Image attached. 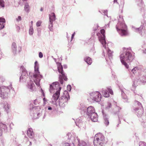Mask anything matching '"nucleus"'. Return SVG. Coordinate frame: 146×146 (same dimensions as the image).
I'll return each instance as SVG.
<instances>
[{
    "label": "nucleus",
    "mask_w": 146,
    "mask_h": 146,
    "mask_svg": "<svg viewBox=\"0 0 146 146\" xmlns=\"http://www.w3.org/2000/svg\"><path fill=\"white\" fill-rule=\"evenodd\" d=\"M43 10V9L42 8H41L40 9V10L41 11H42Z\"/></svg>",
    "instance_id": "8fccbe9b"
},
{
    "label": "nucleus",
    "mask_w": 146,
    "mask_h": 146,
    "mask_svg": "<svg viewBox=\"0 0 146 146\" xmlns=\"http://www.w3.org/2000/svg\"><path fill=\"white\" fill-rule=\"evenodd\" d=\"M33 33L34 31L33 27L32 26H31L29 30V34L31 35H32L33 34Z\"/></svg>",
    "instance_id": "bb28decb"
},
{
    "label": "nucleus",
    "mask_w": 146,
    "mask_h": 146,
    "mask_svg": "<svg viewBox=\"0 0 146 146\" xmlns=\"http://www.w3.org/2000/svg\"><path fill=\"white\" fill-rule=\"evenodd\" d=\"M37 62L36 61L35 63V66H38V65H37Z\"/></svg>",
    "instance_id": "37998d69"
},
{
    "label": "nucleus",
    "mask_w": 146,
    "mask_h": 146,
    "mask_svg": "<svg viewBox=\"0 0 146 146\" xmlns=\"http://www.w3.org/2000/svg\"><path fill=\"white\" fill-rule=\"evenodd\" d=\"M61 88L59 87V90L57 91L52 96V98L54 102H56L58 98L60 95V91Z\"/></svg>",
    "instance_id": "ddd939ff"
},
{
    "label": "nucleus",
    "mask_w": 146,
    "mask_h": 146,
    "mask_svg": "<svg viewBox=\"0 0 146 146\" xmlns=\"http://www.w3.org/2000/svg\"><path fill=\"white\" fill-rule=\"evenodd\" d=\"M104 123L106 125H109V122L108 119H107L105 118L104 119Z\"/></svg>",
    "instance_id": "7c9ffc66"
},
{
    "label": "nucleus",
    "mask_w": 146,
    "mask_h": 146,
    "mask_svg": "<svg viewBox=\"0 0 146 146\" xmlns=\"http://www.w3.org/2000/svg\"><path fill=\"white\" fill-rule=\"evenodd\" d=\"M27 0H23V1H26Z\"/></svg>",
    "instance_id": "5fc2aeb1"
},
{
    "label": "nucleus",
    "mask_w": 146,
    "mask_h": 146,
    "mask_svg": "<svg viewBox=\"0 0 146 146\" xmlns=\"http://www.w3.org/2000/svg\"><path fill=\"white\" fill-rule=\"evenodd\" d=\"M43 100L44 101V104L45 105L46 104V102L47 101V100L45 98H43Z\"/></svg>",
    "instance_id": "e433bc0d"
},
{
    "label": "nucleus",
    "mask_w": 146,
    "mask_h": 146,
    "mask_svg": "<svg viewBox=\"0 0 146 146\" xmlns=\"http://www.w3.org/2000/svg\"><path fill=\"white\" fill-rule=\"evenodd\" d=\"M110 104V106H109V107H110V106H111V104Z\"/></svg>",
    "instance_id": "6e6d98bb"
},
{
    "label": "nucleus",
    "mask_w": 146,
    "mask_h": 146,
    "mask_svg": "<svg viewBox=\"0 0 146 146\" xmlns=\"http://www.w3.org/2000/svg\"><path fill=\"white\" fill-rule=\"evenodd\" d=\"M28 76V74L27 72L25 71L23 72L21 76L20 77V79L21 78H25Z\"/></svg>",
    "instance_id": "b1692460"
},
{
    "label": "nucleus",
    "mask_w": 146,
    "mask_h": 146,
    "mask_svg": "<svg viewBox=\"0 0 146 146\" xmlns=\"http://www.w3.org/2000/svg\"><path fill=\"white\" fill-rule=\"evenodd\" d=\"M132 52L130 47H123L121 50L120 56V61L122 64L127 69H128L129 66L127 62L131 63L135 58V56L132 54Z\"/></svg>",
    "instance_id": "f257e3e1"
},
{
    "label": "nucleus",
    "mask_w": 146,
    "mask_h": 146,
    "mask_svg": "<svg viewBox=\"0 0 146 146\" xmlns=\"http://www.w3.org/2000/svg\"><path fill=\"white\" fill-rule=\"evenodd\" d=\"M59 84L58 83H57V84L56 83H53L52 84L50 85V91L51 93L53 91V89H55V87H59Z\"/></svg>",
    "instance_id": "6ab92c4d"
},
{
    "label": "nucleus",
    "mask_w": 146,
    "mask_h": 146,
    "mask_svg": "<svg viewBox=\"0 0 146 146\" xmlns=\"http://www.w3.org/2000/svg\"><path fill=\"white\" fill-rule=\"evenodd\" d=\"M98 34H97V35H98Z\"/></svg>",
    "instance_id": "bf43d9fd"
},
{
    "label": "nucleus",
    "mask_w": 146,
    "mask_h": 146,
    "mask_svg": "<svg viewBox=\"0 0 146 146\" xmlns=\"http://www.w3.org/2000/svg\"><path fill=\"white\" fill-rule=\"evenodd\" d=\"M100 32L102 35H100L98 37L99 40L102 44L103 47L106 48V42L105 40V31L104 29H102L100 30Z\"/></svg>",
    "instance_id": "6e6552de"
},
{
    "label": "nucleus",
    "mask_w": 146,
    "mask_h": 146,
    "mask_svg": "<svg viewBox=\"0 0 146 146\" xmlns=\"http://www.w3.org/2000/svg\"><path fill=\"white\" fill-rule=\"evenodd\" d=\"M5 6V2L3 0H0V7L4 8Z\"/></svg>",
    "instance_id": "c85d7f7f"
},
{
    "label": "nucleus",
    "mask_w": 146,
    "mask_h": 146,
    "mask_svg": "<svg viewBox=\"0 0 146 146\" xmlns=\"http://www.w3.org/2000/svg\"><path fill=\"white\" fill-rule=\"evenodd\" d=\"M70 99V96L68 93L67 92L66 95H63L59 99V104L60 106L64 107L65 106L64 104L68 102Z\"/></svg>",
    "instance_id": "0eeeda50"
},
{
    "label": "nucleus",
    "mask_w": 146,
    "mask_h": 146,
    "mask_svg": "<svg viewBox=\"0 0 146 146\" xmlns=\"http://www.w3.org/2000/svg\"><path fill=\"white\" fill-rule=\"evenodd\" d=\"M62 146H70L69 143H66L63 144Z\"/></svg>",
    "instance_id": "4c0bfd02"
},
{
    "label": "nucleus",
    "mask_w": 146,
    "mask_h": 146,
    "mask_svg": "<svg viewBox=\"0 0 146 146\" xmlns=\"http://www.w3.org/2000/svg\"><path fill=\"white\" fill-rule=\"evenodd\" d=\"M67 88L68 91H70L71 90V87L70 86L68 85L67 86Z\"/></svg>",
    "instance_id": "a19ab883"
},
{
    "label": "nucleus",
    "mask_w": 146,
    "mask_h": 146,
    "mask_svg": "<svg viewBox=\"0 0 146 146\" xmlns=\"http://www.w3.org/2000/svg\"><path fill=\"white\" fill-rule=\"evenodd\" d=\"M135 105H137L139 106V108H135L134 110L136 113V114L139 117H141L143 113V107L141 103L139 102L135 101Z\"/></svg>",
    "instance_id": "20e7f679"
},
{
    "label": "nucleus",
    "mask_w": 146,
    "mask_h": 146,
    "mask_svg": "<svg viewBox=\"0 0 146 146\" xmlns=\"http://www.w3.org/2000/svg\"><path fill=\"white\" fill-rule=\"evenodd\" d=\"M39 56L40 58H42L43 57V54L41 52H40L39 54Z\"/></svg>",
    "instance_id": "ea45409f"
},
{
    "label": "nucleus",
    "mask_w": 146,
    "mask_h": 146,
    "mask_svg": "<svg viewBox=\"0 0 146 146\" xmlns=\"http://www.w3.org/2000/svg\"><path fill=\"white\" fill-rule=\"evenodd\" d=\"M9 91L10 90L7 87L1 86L0 88V96L4 98L6 97Z\"/></svg>",
    "instance_id": "9d476101"
},
{
    "label": "nucleus",
    "mask_w": 146,
    "mask_h": 146,
    "mask_svg": "<svg viewBox=\"0 0 146 146\" xmlns=\"http://www.w3.org/2000/svg\"><path fill=\"white\" fill-rule=\"evenodd\" d=\"M105 143V137L102 133H99L95 135L94 141L95 146H103Z\"/></svg>",
    "instance_id": "f03ea898"
},
{
    "label": "nucleus",
    "mask_w": 146,
    "mask_h": 146,
    "mask_svg": "<svg viewBox=\"0 0 146 146\" xmlns=\"http://www.w3.org/2000/svg\"><path fill=\"white\" fill-rule=\"evenodd\" d=\"M55 16L54 13H51L49 15L50 23V25H49V27L50 28V30L52 31V29L50 28L52 27V21L55 20Z\"/></svg>",
    "instance_id": "f8f14e48"
},
{
    "label": "nucleus",
    "mask_w": 146,
    "mask_h": 146,
    "mask_svg": "<svg viewBox=\"0 0 146 146\" xmlns=\"http://www.w3.org/2000/svg\"><path fill=\"white\" fill-rule=\"evenodd\" d=\"M132 28L134 29V31L136 32L139 33L140 34H141L142 32L143 31V26L141 25L139 28H135L133 26L132 27Z\"/></svg>",
    "instance_id": "a211bd4d"
},
{
    "label": "nucleus",
    "mask_w": 146,
    "mask_h": 146,
    "mask_svg": "<svg viewBox=\"0 0 146 146\" xmlns=\"http://www.w3.org/2000/svg\"><path fill=\"white\" fill-rule=\"evenodd\" d=\"M42 22L41 21H38L36 23V25L38 27L40 26Z\"/></svg>",
    "instance_id": "473e14b6"
},
{
    "label": "nucleus",
    "mask_w": 146,
    "mask_h": 146,
    "mask_svg": "<svg viewBox=\"0 0 146 146\" xmlns=\"http://www.w3.org/2000/svg\"><path fill=\"white\" fill-rule=\"evenodd\" d=\"M120 91L121 93V96L123 99L124 100L125 102H127V96L125 93L126 90L125 89H120Z\"/></svg>",
    "instance_id": "4468645a"
},
{
    "label": "nucleus",
    "mask_w": 146,
    "mask_h": 146,
    "mask_svg": "<svg viewBox=\"0 0 146 146\" xmlns=\"http://www.w3.org/2000/svg\"><path fill=\"white\" fill-rule=\"evenodd\" d=\"M120 29H119L120 35L121 36H126L128 35L129 33L128 32L126 25L124 22H122L120 25Z\"/></svg>",
    "instance_id": "39448f33"
},
{
    "label": "nucleus",
    "mask_w": 146,
    "mask_h": 146,
    "mask_svg": "<svg viewBox=\"0 0 146 146\" xmlns=\"http://www.w3.org/2000/svg\"><path fill=\"white\" fill-rule=\"evenodd\" d=\"M5 22V19L2 17H0V23H4Z\"/></svg>",
    "instance_id": "72a5a7b5"
},
{
    "label": "nucleus",
    "mask_w": 146,
    "mask_h": 146,
    "mask_svg": "<svg viewBox=\"0 0 146 146\" xmlns=\"http://www.w3.org/2000/svg\"><path fill=\"white\" fill-rule=\"evenodd\" d=\"M141 81L143 83L146 82V78L145 77H144V80H141Z\"/></svg>",
    "instance_id": "58836bf2"
},
{
    "label": "nucleus",
    "mask_w": 146,
    "mask_h": 146,
    "mask_svg": "<svg viewBox=\"0 0 146 146\" xmlns=\"http://www.w3.org/2000/svg\"><path fill=\"white\" fill-rule=\"evenodd\" d=\"M117 0H114V3H117Z\"/></svg>",
    "instance_id": "49530a36"
},
{
    "label": "nucleus",
    "mask_w": 146,
    "mask_h": 146,
    "mask_svg": "<svg viewBox=\"0 0 146 146\" xmlns=\"http://www.w3.org/2000/svg\"><path fill=\"white\" fill-rule=\"evenodd\" d=\"M108 54L109 57H111L112 56V52L110 49L107 50Z\"/></svg>",
    "instance_id": "cd10ccee"
},
{
    "label": "nucleus",
    "mask_w": 146,
    "mask_h": 146,
    "mask_svg": "<svg viewBox=\"0 0 146 146\" xmlns=\"http://www.w3.org/2000/svg\"><path fill=\"white\" fill-rule=\"evenodd\" d=\"M120 20L121 21H123V19L122 18H121L119 17V20Z\"/></svg>",
    "instance_id": "a18cd8bd"
},
{
    "label": "nucleus",
    "mask_w": 146,
    "mask_h": 146,
    "mask_svg": "<svg viewBox=\"0 0 146 146\" xmlns=\"http://www.w3.org/2000/svg\"><path fill=\"white\" fill-rule=\"evenodd\" d=\"M56 64L57 66L58 71L59 73L61 74L59 76V80L61 84H63V79H64L65 81H67L68 79L67 77L65 75L63 70L62 66L61 64L59 62H57Z\"/></svg>",
    "instance_id": "7ed1b4c3"
},
{
    "label": "nucleus",
    "mask_w": 146,
    "mask_h": 146,
    "mask_svg": "<svg viewBox=\"0 0 146 146\" xmlns=\"http://www.w3.org/2000/svg\"><path fill=\"white\" fill-rule=\"evenodd\" d=\"M87 114L88 115H90L92 114V113L95 112V111L94 108L92 106L89 107L87 108Z\"/></svg>",
    "instance_id": "dca6fc26"
},
{
    "label": "nucleus",
    "mask_w": 146,
    "mask_h": 146,
    "mask_svg": "<svg viewBox=\"0 0 146 146\" xmlns=\"http://www.w3.org/2000/svg\"><path fill=\"white\" fill-rule=\"evenodd\" d=\"M16 20L17 21H21V16H19L18 17L16 18Z\"/></svg>",
    "instance_id": "c9c22d12"
},
{
    "label": "nucleus",
    "mask_w": 146,
    "mask_h": 146,
    "mask_svg": "<svg viewBox=\"0 0 146 146\" xmlns=\"http://www.w3.org/2000/svg\"><path fill=\"white\" fill-rule=\"evenodd\" d=\"M104 56H105V54H104Z\"/></svg>",
    "instance_id": "13d9d810"
},
{
    "label": "nucleus",
    "mask_w": 146,
    "mask_h": 146,
    "mask_svg": "<svg viewBox=\"0 0 146 146\" xmlns=\"http://www.w3.org/2000/svg\"><path fill=\"white\" fill-rule=\"evenodd\" d=\"M139 70V68L138 67H134L131 70V71L133 74H135L137 73Z\"/></svg>",
    "instance_id": "393cba45"
},
{
    "label": "nucleus",
    "mask_w": 146,
    "mask_h": 146,
    "mask_svg": "<svg viewBox=\"0 0 146 146\" xmlns=\"http://www.w3.org/2000/svg\"><path fill=\"white\" fill-rule=\"evenodd\" d=\"M25 10L28 13L29 10V6L28 3H26L25 6Z\"/></svg>",
    "instance_id": "5701e85b"
},
{
    "label": "nucleus",
    "mask_w": 146,
    "mask_h": 146,
    "mask_svg": "<svg viewBox=\"0 0 146 146\" xmlns=\"http://www.w3.org/2000/svg\"><path fill=\"white\" fill-rule=\"evenodd\" d=\"M37 101V100H34V104H35V102H36Z\"/></svg>",
    "instance_id": "de8ad7c7"
},
{
    "label": "nucleus",
    "mask_w": 146,
    "mask_h": 146,
    "mask_svg": "<svg viewBox=\"0 0 146 146\" xmlns=\"http://www.w3.org/2000/svg\"><path fill=\"white\" fill-rule=\"evenodd\" d=\"M141 0H140V1H141Z\"/></svg>",
    "instance_id": "052dcab7"
},
{
    "label": "nucleus",
    "mask_w": 146,
    "mask_h": 146,
    "mask_svg": "<svg viewBox=\"0 0 146 146\" xmlns=\"http://www.w3.org/2000/svg\"><path fill=\"white\" fill-rule=\"evenodd\" d=\"M74 33L72 35V37H71V38H72V39L74 38Z\"/></svg>",
    "instance_id": "c03bdc74"
},
{
    "label": "nucleus",
    "mask_w": 146,
    "mask_h": 146,
    "mask_svg": "<svg viewBox=\"0 0 146 146\" xmlns=\"http://www.w3.org/2000/svg\"><path fill=\"white\" fill-rule=\"evenodd\" d=\"M84 60L89 65L91 64L92 62L91 58L88 56H86L84 58Z\"/></svg>",
    "instance_id": "412c9836"
},
{
    "label": "nucleus",
    "mask_w": 146,
    "mask_h": 146,
    "mask_svg": "<svg viewBox=\"0 0 146 146\" xmlns=\"http://www.w3.org/2000/svg\"><path fill=\"white\" fill-rule=\"evenodd\" d=\"M139 146H146V143L144 142L140 141L139 142Z\"/></svg>",
    "instance_id": "c756f323"
},
{
    "label": "nucleus",
    "mask_w": 146,
    "mask_h": 146,
    "mask_svg": "<svg viewBox=\"0 0 146 146\" xmlns=\"http://www.w3.org/2000/svg\"><path fill=\"white\" fill-rule=\"evenodd\" d=\"M84 144L85 145H86V144L85 143H84Z\"/></svg>",
    "instance_id": "4d7b16f0"
},
{
    "label": "nucleus",
    "mask_w": 146,
    "mask_h": 146,
    "mask_svg": "<svg viewBox=\"0 0 146 146\" xmlns=\"http://www.w3.org/2000/svg\"><path fill=\"white\" fill-rule=\"evenodd\" d=\"M116 29H117V31H118V27H117V26H116Z\"/></svg>",
    "instance_id": "603ef678"
},
{
    "label": "nucleus",
    "mask_w": 146,
    "mask_h": 146,
    "mask_svg": "<svg viewBox=\"0 0 146 146\" xmlns=\"http://www.w3.org/2000/svg\"><path fill=\"white\" fill-rule=\"evenodd\" d=\"M136 80H135V81L133 82V86H136V85L137 84L136 83Z\"/></svg>",
    "instance_id": "79ce46f5"
},
{
    "label": "nucleus",
    "mask_w": 146,
    "mask_h": 146,
    "mask_svg": "<svg viewBox=\"0 0 146 146\" xmlns=\"http://www.w3.org/2000/svg\"><path fill=\"white\" fill-rule=\"evenodd\" d=\"M90 98L92 100L96 102H99L101 100L102 95L98 92H94L90 94Z\"/></svg>",
    "instance_id": "423d86ee"
},
{
    "label": "nucleus",
    "mask_w": 146,
    "mask_h": 146,
    "mask_svg": "<svg viewBox=\"0 0 146 146\" xmlns=\"http://www.w3.org/2000/svg\"><path fill=\"white\" fill-rule=\"evenodd\" d=\"M52 109V108L50 107H49L48 108V110H51Z\"/></svg>",
    "instance_id": "09e8293b"
},
{
    "label": "nucleus",
    "mask_w": 146,
    "mask_h": 146,
    "mask_svg": "<svg viewBox=\"0 0 146 146\" xmlns=\"http://www.w3.org/2000/svg\"><path fill=\"white\" fill-rule=\"evenodd\" d=\"M107 89H108V91L109 92L111 95L113 94V92L111 89L110 88H108Z\"/></svg>",
    "instance_id": "2f4dec72"
},
{
    "label": "nucleus",
    "mask_w": 146,
    "mask_h": 146,
    "mask_svg": "<svg viewBox=\"0 0 146 146\" xmlns=\"http://www.w3.org/2000/svg\"><path fill=\"white\" fill-rule=\"evenodd\" d=\"M35 73L33 75L34 78L36 79V81L39 82L40 80V78L42 77V76L40 74V72L38 71V66H35ZM34 81L35 82L36 85H38L39 83L38 82H36L35 80Z\"/></svg>",
    "instance_id": "1a4fd4ad"
},
{
    "label": "nucleus",
    "mask_w": 146,
    "mask_h": 146,
    "mask_svg": "<svg viewBox=\"0 0 146 146\" xmlns=\"http://www.w3.org/2000/svg\"><path fill=\"white\" fill-rule=\"evenodd\" d=\"M6 127V125L4 124L1 123L0 124V136H1L2 135V131L3 130H5Z\"/></svg>",
    "instance_id": "aec40b11"
},
{
    "label": "nucleus",
    "mask_w": 146,
    "mask_h": 146,
    "mask_svg": "<svg viewBox=\"0 0 146 146\" xmlns=\"http://www.w3.org/2000/svg\"><path fill=\"white\" fill-rule=\"evenodd\" d=\"M103 95L105 97H108L110 96L109 93L106 91H104L103 92Z\"/></svg>",
    "instance_id": "a878e982"
},
{
    "label": "nucleus",
    "mask_w": 146,
    "mask_h": 146,
    "mask_svg": "<svg viewBox=\"0 0 146 146\" xmlns=\"http://www.w3.org/2000/svg\"><path fill=\"white\" fill-rule=\"evenodd\" d=\"M43 95L44 96H45V95H44V93H43Z\"/></svg>",
    "instance_id": "864d4df0"
},
{
    "label": "nucleus",
    "mask_w": 146,
    "mask_h": 146,
    "mask_svg": "<svg viewBox=\"0 0 146 146\" xmlns=\"http://www.w3.org/2000/svg\"><path fill=\"white\" fill-rule=\"evenodd\" d=\"M31 24H32V25H33V21H32L31 22Z\"/></svg>",
    "instance_id": "3c124183"
},
{
    "label": "nucleus",
    "mask_w": 146,
    "mask_h": 146,
    "mask_svg": "<svg viewBox=\"0 0 146 146\" xmlns=\"http://www.w3.org/2000/svg\"><path fill=\"white\" fill-rule=\"evenodd\" d=\"M28 88L31 90V91L35 90V86L33 83H31L30 85L28 87Z\"/></svg>",
    "instance_id": "4be33fe9"
},
{
    "label": "nucleus",
    "mask_w": 146,
    "mask_h": 146,
    "mask_svg": "<svg viewBox=\"0 0 146 146\" xmlns=\"http://www.w3.org/2000/svg\"><path fill=\"white\" fill-rule=\"evenodd\" d=\"M11 49L12 52L15 53H16L17 51L18 52H20L22 48L21 46H19L18 48V50L17 49V45L16 43L15 42H13L12 45Z\"/></svg>",
    "instance_id": "9b49d317"
},
{
    "label": "nucleus",
    "mask_w": 146,
    "mask_h": 146,
    "mask_svg": "<svg viewBox=\"0 0 146 146\" xmlns=\"http://www.w3.org/2000/svg\"><path fill=\"white\" fill-rule=\"evenodd\" d=\"M27 134L28 136L30 138H33L34 134L32 128H29L27 131Z\"/></svg>",
    "instance_id": "f3484780"
},
{
    "label": "nucleus",
    "mask_w": 146,
    "mask_h": 146,
    "mask_svg": "<svg viewBox=\"0 0 146 146\" xmlns=\"http://www.w3.org/2000/svg\"><path fill=\"white\" fill-rule=\"evenodd\" d=\"M90 116L91 120L93 122H96L98 120V115L95 112L92 113L90 115H88Z\"/></svg>",
    "instance_id": "2eb2a0df"
},
{
    "label": "nucleus",
    "mask_w": 146,
    "mask_h": 146,
    "mask_svg": "<svg viewBox=\"0 0 146 146\" xmlns=\"http://www.w3.org/2000/svg\"><path fill=\"white\" fill-rule=\"evenodd\" d=\"M4 27V24L3 23H0V29H1Z\"/></svg>",
    "instance_id": "f704fd0d"
}]
</instances>
